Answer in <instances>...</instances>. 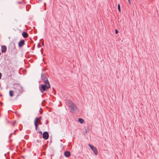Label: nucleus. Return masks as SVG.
I'll return each mask as SVG.
<instances>
[{
  "label": "nucleus",
  "instance_id": "nucleus-1",
  "mask_svg": "<svg viewBox=\"0 0 159 159\" xmlns=\"http://www.w3.org/2000/svg\"><path fill=\"white\" fill-rule=\"evenodd\" d=\"M44 84H41V86L39 87V90L42 93L46 91L50 88V85L48 81H45Z\"/></svg>",
  "mask_w": 159,
  "mask_h": 159
},
{
  "label": "nucleus",
  "instance_id": "nucleus-2",
  "mask_svg": "<svg viewBox=\"0 0 159 159\" xmlns=\"http://www.w3.org/2000/svg\"><path fill=\"white\" fill-rule=\"evenodd\" d=\"M14 90H13L15 94H16V97L19 96L22 93L23 89L22 87L20 85H16L14 87Z\"/></svg>",
  "mask_w": 159,
  "mask_h": 159
},
{
  "label": "nucleus",
  "instance_id": "nucleus-3",
  "mask_svg": "<svg viewBox=\"0 0 159 159\" xmlns=\"http://www.w3.org/2000/svg\"><path fill=\"white\" fill-rule=\"evenodd\" d=\"M68 103L70 110L73 111H75L77 108L76 106L71 101H68Z\"/></svg>",
  "mask_w": 159,
  "mask_h": 159
},
{
  "label": "nucleus",
  "instance_id": "nucleus-4",
  "mask_svg": "<svg viewBox=\"0 0 159 159\" xmlns=\"http://www.w3.org/2000/svg\"><path fill=\"white\" fill-rule=\"evenodd\" d=\"M89 146L90 147L92 150L94 152V154L97 155L98 154V151L97 148L91 145L90 144H88Z\"/></svg>",
  "mask_w": 159,
  "mask_h": 159
},
{
  "label": "nucleus",
  "instance_id": "nucleus-5",
  "mask_svg": "<svg viewBox=\"0 0 159 159\" xmlns=\"http://www.w3.org/2000/svg\"><path fill=\"white\" fill-rule=\"evenodd\" d=\"M41 118H42V117L40 116L39 117H36L35 120L34 121V125H35V129L36 130H37V127L38 126L37 121H40V120H41Z\"/></svg>",
  "mask_w": 159,
  "mask_h": 159
},
{
  "label": "nucleus",
  "instance_id": "nucleus-6",
  "mask_svg": "<svg viewBox=\"0 0 159 159\" xmlns=\"http://www.w3.org/2000/svg\"><path fill=\"white\" fill-rule=\"evenodd\" d=\"M49 137V134L47 132L45 131L43 132V138L45 139H47Z\"/></svg>",
  "mask_w": 159,
  "mask_h": 159
},
{
  "label": "nucleus",
  "instance_id": "nucleus-7",
  "mask_svg": "<svg viewBox=\"0 0 159 159\" xmlns=\"http://www.w3.org/2000/svg\"><path fill=\"white\" fill-rule=\"evenodd\" d=\"M41 79L43 81V82L44 83L45 81H48V79L45 76L44 74H42L41 75Z\"/></svg>",
  "mask_w": 159,
  "mask_h": 159
},
{
  "label": "nucleus",
  "instance_id": "nucleus-8",
  "mask_svg": "<svg viewBox=\"0 0 159 159\" xmlns=\"http://www.w3.org/2000/svg\"><path fill=\"white\" fill-rule=\"evenodd\" d=\"M25 41L24 40H21L18 43V46L19 47H22L25 44Z\"/></svg>",
  "mask_w": 159,
  "mask_h": 159
},
{
  "label": "nucleus",
  "instance_id": "nucleus-9",
  "mask_svg": "<svg viewBox=\"0 0 159 159\" xmlns=\"http://www.w3.org/2000/svg\"><path fill=\"white\" fill-rule=\"evenodd\" d=\"M7 47L5 45H3L1 46V50L2 53L5 52L7 51Z\"/></svg>",
  "mask_w": 159,
  "mask_h": 159
},
{
  "label": "nucleus",
  "instance_id": "nucleus-10",
  "mask_svg": "<svg viewBox=\"0 0 159 159\" xmlns=\"http://www.w3.org/2000/svg\"><path fill=\"white\" fill-rule=\"evenodd\" d=\"M64 155L66 157H68L70 156V153L69 151H66L64 152Z\"/></svg>",
  "mask_w": 159,
  "mask_h": 159
},
{
  "label": "nucleus",
  "instance_id": "nucleus-11",
  "mask_svg": "<svg viewBox=\"0 0 159 159\" xmlns=\"http://www.w3.org/2000/svg\"><path fill=\"white\" fill-rule=\"evenodd\" d=\"M22 35L24 37L26 38L28 37V34L26 32H23L22 33Z\"/></svg>",
  "mask_w": 159,
  "mask_h": 159
},
{
  "label": "nucleus",
  "instance_id": "nucleus-12",
  "mask_svg": "<svg viewBox=\"0 0 159 159\" xmlns=\"http://www.w3.org/2000/svg\"><path fill=\"white\" fill-rule=\"evenodd\" d=\"M14 92L13 90H10L9 91V95L11 97H12L14 95Z\"/></svg>",
  "mask_w": 159,
  "mask_h": 159
},
{
  "label": "nucleus",
  "instance_id": "nucleus-13",
  "mask_svg": "<svg viewBox=\"0 0 159 159\" xmlns=\"http://www.w3.org/2000/svg\"><path fill=\"white\" fill-rule=\"evenodd\" d=\"M78 121L80 123L82 124L84 122V119L82 118H79L78 119Z\"/></svg>",
  "mask_w": 159,
  "mask_h": 159
},
{
  "label": "nucleus",
  "instance_id": "nucleus-14",
  "mask_svg": "<svg viewBox=\"0 0 159 159\" xmlns=\"http://www.w3.org/2000/svg\"><path fill=\"white\" fill-rule=\"evenodd\" d=\"M118 9L119 11L120 12V11H121V10H120V6L119 4H118Z\"/></svg>",
  "mask_w": 159,
  "mask_h": 159
},
{
  "label": "nucleus",
  "instance_id": "nucleus-15",
  "mask_svg": "<svg viewBox=\"0 0 159 159\" xmlns=\"http://www.w3.org/2000/svg\"><path fill=\"white\" fill-rule=\"evenodd\" d=\"M24 0H23V2H18V3L19 4H21V3H23V4H25V2H24Z\"/></svg>",
  "mask_w": 159,
  "mask_h": 159
},
{
  "label": "nucleus",
  "instance_id": "nucleus-16",
  "mask_svg": "<svg viewBox=\"0 0 159 159\" xmlns=\"http://www.w3.org/2000/svg\"><path fill=\"white\" fill-rule=\"evenodd\" d=\"M37 123H38V125L39 124V125H41L42 124V123L40 121H37Z\"/></svg>",
  "mask_w": 159,
  "mask_h": 159
},
{
  "label": "nucleus",
  "instance_id": "nucleus-17",
  "mask_svg": "<svg viewBox=\"0 0 159 159\" xmlns=\"http://www.w3.org/2000/svg\"><path fill=\"white\" fill-rule=\"evenodd\" d=\"M38 132L39 133V134H42V132L40 130H39L38 131Z\"/></svg>",
  "mask_w": 159,
  "mask_h": 159
},
{
  "label": "nucleus",
  "instance_id": "nucleus-18",
  "mask_svg": "<svg viewBox=\"0 0 159 159\" xmlns=\"http://www.w3.org/2000/svg\"><path fill=\"white\" fill-rule=\"evenodd\" d=\"M118 30H117L116 29V30H115V33H116V34H117V33H118Z\"/></svg>",
  "mask_w": 159,
  "mask_h": 159
},
{
  "label": "nucleus",
  "instance_id": "nucleus-19",
  "mask_svg": "<svg viewBox=\"0 0 159 159\" xmlns=\"http://www.w3.org/2000/svg\"><path fill=\"white\" fill-rule=\"evenodd\" d=\"M2 75V74L1 73H0V79H1Z\"/></svg>",
  "mask_w": 159,
  "mask_h": 159
},
{
  "label": "nucleus",
  "instance_id": "nucleus-20",
  "mask_svg": "<svg viewBox=\"0 0 159 159\" xmlns=\"http://www.w3.org/2000/svg\"><path fill=\"white\" fill-rule=\"evenodd\" d=\"M48 120H47L46 122V124L47 125L48 124Z\"/></svg>",
  "mask_w": 159,
  "mask_h": 159
},
{
  "label": "nucleus",
  "instance_id": "nucleus-21",
  "mask_svg": "<svg viewBox=\"0 0 159 159\" xmlns=\"http://www.w3.org/2000/svg\"><path fill=\"white\" fill-rule=\"evenodd\" d=\"M128 0V2H129V4H131V2H130V0Z\"/></svg>",
  "mask_w": 159,
  "mask_h": 159
},
{
  "label": "nucleus",
  "instance_id": "nucleus-22",
  "mask_svg": "<svg viewBox=\"0 0 159 159\" xmlns=\"http://www.w3.org/2000/svg\"><path fill=\"white\" fill-rule=\"evenodd\" d=\"M17 130H15V131L13 133V134H15V132L17 131Z\"/></svg>",
  "mask_w": 159,
  "mask_h": 159
},
{
  "label": "nucleus",
  "instance_id": "nucleus-23",
  "mask_svg": "<svg viewBox=\"0 0 159 159\" xmlns=\"http://www.w3.org/2000/svg\"><path fill=\"white\" fill-rule=\"evenodd\" d=\"M39 45H40L39 44H38V46H37L38 48H39Z\"/></svg>",
  "mask_w": 159,
  "mask_h": 159
},
{
  "label": "nucleus",
  "instance_id": "nucleus-24",
  "mask_svg": "<svg viewBox=\"0 0 159 159\" xmlns=\"http://www.w3.org/2000/svg\"><path fill=\"white\" fill-rule=\"evenodd\" d=\"M44 5L45 6H46V3H44Z\"/></svg>",
  "mask_w": 159,
  "mask_h": 159
},
{
  "label": "nucleus",
  "instance_id": "nucleus-25",
  "mask_svg": "<svg viewBox=\"0 0 159 159\" xmlns=\"http://www.w3.org/2000/svg\"><path fill=\"white\" fill-rule=\"evenodd\" d=\"M42 45H43V46H44V44H43H43H42Z\"/></svg>",
  "mask_w": 159,
  "mask_h": 159
},
{
  "label": "nucleus",
  "instance_id": "nucleus-26",
  "mask_svg": "<svg viewBox=\"0 0 159 159\" xmlns=\"http://www.w3.org/2000/svg\"><path fill=\"white\" fill-rule=\"evenodd\" d=\"M12 134V133H11L10 135V136L11 135V134Z\"/></svg>",
  "mask_w": 159,
  "mask_h": 159
},
{
  "label": "nucleus",
  "instance_id": "nucleus-27",
  "mask_svg": "<svg viewBox=\"0 0 159 159\" xmlns=\"http://www.w3.org/2000/svg\"><path fill=\"white\" fill-rule=\"evenodd\" d=\"M43 48H41V51L43 50Z\"/></svg>",
  "mask_w": 159,
  "mask_h": 159
},
{
  "label": "nucleus",
  "instance_id": "nucleus-28",
  "mask_svg": "<svg viewBox=\"0 0 159 159\" xmlns=\"http://www.w3.org/2000/svg\"><path fill=\"white\" fill-rule=\"evenodd\" d=\"M1 55V53L0 52V56Z\"/></svg>",
  "mask_w": 159,
  "mask_h": 159
}]
</instances>
